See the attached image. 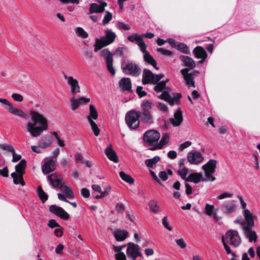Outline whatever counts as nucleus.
I'll list each match as a JSON object with an SVG mask.
<instances>
[{
    "label": "nucleus",
    "mask_w": 260,
    "mask_h": 260,
    "mask_svg": "<svg viewBox=\"0 0 260 260\" xmlns=\"http://www.w3.org/2000/svg\"><path fill=\"white\" fill-rule=\"evenodd\" d=\"M0 103L5 105L4 108L10 113L23 118L29 119L30 115L31 121L25 123L26 129L33 137L40 136L44 131L48 129V121L47 117L37 110H30L28 114L22 110L14 107L7 99L0 98Z\"/></svg>",
    "instance_id": "nucleus-1"
},
{
    "label": "nucleus",
    "mask_w": 260,
    "mask_h": 260,
    "mask_svg": "<svg viewBox=\"0 0 260 260\" xmlns=\"http://www.w3.org/2000/svg\"><path fill=\"white\" fill-rule=\"evenodd\" d=\"M154 77L155 86L154 87L153 89L157 92H162L161 94L158 96V98L169 103L172 105L177 104L181 96V94L176 93L174 95L173 97H171L170 95L171 89L170 87L166 86L168 80L161 81L158 82L159 80L164 77V75L162 74H155Z\"/></svg>",
    "instance_id": "nucleus-2"
},
{
    "label": "nucleus",
    "mask_w": 260,
    "mask_h": 260,
    "mask_svg": "<svg viewBox=\"0 0 260 260\" xmlns=\"http://www.w3.org/2000/svg\"><path fill=\"white\" fill-rule=\"evenodd\" d=\"M221 241L227 254H231L236 257V254L232 251L228 244L235 248L241 244L242 240L238 232L236 230H229L224 235L222 236Z\"/></svg>",
    "instance_id": "nucleus-3"
},
{
    "label": "nucleus",
    "mask_w": 260,
    "mask_h": 260,
    "mask_svg": "<svg viewBox=\"0 0 260 260\" xmlns=\"http://www.w3.org/2000/svg\"><path fill=\"white\" fill-rule=\"evenodd\" d=\"M47 180L53 188H59L67 198L72 199L74 197L73 191L69 185L65 182H62V177L60 175L56 173L48 175Z\"/></svg>",
    "instance_id": "nucleus-4"
},
{
    "label": "nucleus",
    "mask_w": 260,
    "mask_h": 260,
    "mask_svg": "<svg viewBox=\"0 0 260 260\" xmlns=\"http://www.w3.org/2000/svg\"><path fill=\"white\" fill-rule=\"evenodd\" d=\"M116 37V35L114 32L111 29H107L105 31V37L96 39L94 45V51L97 52L103 47L112 43L115 40Z\"/></svg>",
    "instance_id": "nucleus-5"
},
{
    "label": "nucleus",
    "mask_w": 260,
    "mask_h": 260,
    "mask_svg": "<svg viewBox=\"0 0 260 260\" xmlns=\"http://www.w3.org/2000/svg\"><path fill=\"white\" fill-rule=\"evenodd\" d=\"M217 161L215 159H210L206 164L202 166V169L205 172V179L203 181H214L216 179L213 176L215 172Z\"/></svg>",
    "instance_id": "nucleus-6"
},
{
    "label": "nucleus",
    "mask_w": 260,
    "mask_h": 260,
    "mask_svg": "<svg viewBox=\"0 0 260 260\" xmlns=\"http://www.w3.org/2000/svg\"><path fill=\"white\" fill-rule=\"evenodd\" d=\"M98 118V113L97 110L93 105H89V112L86 116V118L88 120L91 127L92 132L95 136L100 134V129L98 125L94 121Z\"/></svg>",
    "instance_id": "nucleus-7"
},
{
    "label": "nucleus",
    "mask_w": 260,
    "mask_h": 260,
    "mask_svg": "<svg viewBox=\"0 0 260 260\" xmlns=\"http://www.w3.org/2000/svg\"><path fill=\"white\" fill-rule=\"evenodd\" d=\"M126 123L131 129H136L140 124L138 111L131 110L128 112L125 115Z\"/></svg>",
    "instance_id": "nucleus-8"
},
{
    "label": "nucleus",
    "mask_w": 260,
    "mask_h": 260,
    "mask_svg": "<svg viewBox=\"0 0 260 260\" xmlns=\"http://www.w3.org/2000/svg\"><path fill=\"white\" fill-rule=\"evenodd\" d=\"M121 68L125 74L134 77L138 76L141 73L139 66L133 62L127 61L122 64Z\"/></svg>",
    "instance_id": "nucleus-9"
},
{
    "label": "nucleus",
    "mask_w": 260,
    "mask_h": 260,
    "mask_svg": "<svg viewBox=\"0 0 260 260\" xmlns=\"http://www.w3.org/2000/svg\"><path fill=\"white\" fill-rule=\"evenodd\" d=\"M180 73L183 76L185 84L189 87H195V82L194 79L199 72L198 71H193L191 73H189L187 69H183L181 70Z\"/></svg>",
    "instance_id": "nucleus-10"
},
{
    "label": "nucleus",
    "mask_w": 260,
    "mask_h": 260,
    "mask_svg": "<svg viewBox=\"0 0 260 260\" xmlns=\"http://www.w3.org/2000/svg\"><path fill=\"white\" fill-rule=\"evenodd\" d=\"M160 138V134L154 130H149L144 135V140L149 146L153 147L156 145Z\"/></svg>",
    "instance_id": "nucleus-11"
},
{
    "label": "nucleus",
    "mask_w": 260,
    "mask_h": 260,
    "mask_svg": "<svg viewBox=\"0 0 260 260\" xmlns=\"http://www.w3.org/2000/svg\"><path fill=\"white\" fill-rule=\"evenodd\" d=\"M126 254L128 258L136 260L138 256H142L140 246L134 243L129 242L127 244Z\"/></svg>",
    "instance_id": "nucleus-12"
},
{
    "label": "nucleus",
    "mask_w": 260,
    "mask_h": 260,
    "mask_svg": "<svg viewBox=\"0 0 260 260\" xmlns=\"http://www.w3.org/2000/svg\"><path fill=\"white\" fill-rule=\"evenodd\" d=\"M63 77L70 87L71 93L73 96H75L77 93L80 92V87L77 79L71 76L67 75L64 73Z\"/></svg>",
    "instance_id": "nucleus-13"
},
{
    "label": "nucleus",
    "mask_w": 260,
    "mask_h": 260,
    "mask_svg": "<svg viewBox=\"0 0 260 260\" xmlns=\"http://www.w3.org/2000/svg\"><path fill=\"white\" fill-rule=\"evenodd\" d=\"M101 55L104 58L108 71L114 75L115 71L113 67V54L107 49H103L101 51Z\"/></svg>",
    "instance_id": "nucleus-14"
},
{
    "label": "nucleus",
    "mask_w": 260,
    "mask_h": 260,
    "mask_svg": "<svg viewBox=\"0 0 260 260\" xmlns=\"http://www.w3.org/2000/svg\"><path fill=\"white\" fill-rule=\"evenodd\" d=\"M56 168V160L53 159V156L46 157L44 159V164L42 165V172L45 174H49Z\"/></svg>",
    "instance_id": "nucleus-15"
},
{
    "label": "nucleus",
    "mask_w": 260,
    "mask_h": 260,
    "mask_svg": "<svg viewBox=\"0 0 260 260\" xmlns=\"http://www.w3.org/2000/svg\"><path fill=\"white\" fill-rule=\"evenodd\" d=\"M70 101L71 103V109L72 111H75L82 105L89 102L90 99L83 96L75 98V96H73L70 98Z\"/></svg>",
    "instance_id": "nucleus-16"
},
{
    "label": "nucleus",
    "mask_w": 260,
    "mask_h": 260,
    "mask_svg": "<svg viewBox=\"0 0 260 260\" xmlns=\"http://www.w3.org/2000/svg\"><path fill=\"white\" fill-rule=\"evenodd\" d=\"M236 209V205L233 200L224 202L220 207L221 212L225 214H230L235 212Z\"/></svg>",
    "instance_id": "nucleus-17"
},
{
    "label": "nucleus",
    "mask_w": 260,
    "mask_h": 260,
    "mask_svg": "<svg viewBox=\"0 0 260 260\" xmlns=\"http://www.w3.org/2000/svg\"><path fill=\"white\" fill-rule=\"evenodd\" d=\"M49 211L51 213L64 220L68 219L70 217V215L63 208L55 205H51L49 207Z\"/></svg>",
    "instance_id": "nucleus-18"
},
{
    "label": "nucleus",
    "mask_w": 260,
    "mask_h": 260,
    "mask_svg": "<svg viewBox=\"0 0 260 260\" xmlns=\"http://www.w3.org/2000/svg\"><path fill=\"white\" fill-rule=\"evenodd\" d=\"M254 226H246L242 227L244 236L248 239L250 242H256L257 239L256 233L252 230Z\"/></svg>",
    "instance_id": "nucleus-19"
},
{
    "label": "nucleus",
    "mask_w": 260,
    "mask_h": 260,
    "mask_svg": "<svg viewBox=\"0 0 260 260\" xmlns=\"http://www.w3.org/2000/svg\"><path fill=\"white\" fill-rule=\"evenodd\" d=\"M127 39L131 42H135L138 45L141 52L145 51V48L147 47V45L142 38V36L138 34L128 36Z\"/></svg>",
    "instance_id": "nucleus-20"
},
{
    "label": "nucleus",
    "mask_w": 260,
    "mask_h": 260,
    "mask_svg": "<svg viewBox=\"0 0 260 260\" xmlns=\"http://www.w3.org/2000/svg\"><path fill=\"white\" fill-rule=\"evenodd\" d=\"M107 6L106 2L100 1L99 3H91L89 8L88 14L94 13H101L105 11V7Z\"/></svg>",
    "instance_id": "nucleus-21"
},
{
    "label": "nucleus",
    "mask_w": 260,
    "mask_h": 260,
    "mask_svg": "<svg viewBox=\"0 0 260 260\" xmlns=\"http://www.w3.org/2000/svg\"><path fill=\"white\" fill-rule=\"evenodd\" d=\"M204 157L201 153L197 151H192L187 155V160L191 164L198 165L201 163Z\"/></svg>",
    "instance_id": "nucleus-22"
},
{
    "label": "nucleus",
    "mask_w": 260,
    "mask_h": 260,
    "mask_svg": "<svg viewBox=\"0 0 260 260\" xmlns=\"http://www.w3.org/2000/svg\"><path fill=\"white\" fill-rule=\"evenodd\" d=\"M194 56L198 59H201L199 62L201 64L204 63L207 59L208 54L206 50L201 46H197L193 50Z\"/></svg>",
    "instance_id": "nucleus-23"
},
{
    "label": "nucleus",
    "mask_w": 260,
    "mask_h": 260,
    "mask_svg": "<svg viewBox=\"0 0 260 260\" xmlns=\"http://www.w3.org/2000/svg\"><path fill=\"white\" fill-rule=\"evenodd\" d=\"M179 59L181 61V66L185 67L187 71L192 70L196 67V63L193 59L186 55H181L179 56Z\"/></svg>",
    "instance_id": "nucleus-24"
},
{
    "label": "nucleus",
    "mask_w": 260,
    "mask_h": 260,
    "mask_svg": "<svg viewBox=\"0 0 260 260\" xmlns=\"http://www.w3.org/2000/svg\"><path fill=\"white\" fill-rule=\"evenodd\" d=\"M155 74L148 69H145L143 72L142 82L144 84L152 83L155 85Z\"/></svg>",
    "instance_id": "nucleus-25"
},
{
    "label": "nucleus",
    "mask_w": 260,
    "mask_h": 260,
    "mask_svg": "<svg viewBox=\"0 0 260 260\" xmlns=\"http://www.w3.org/2000/svg\"><path fill=\"white\" fill-rule=\"evenodd\" d=\"M246 222H243V226H254V216L248 209H244L242 212Z\"/></svg>",
    "instance_id": "nucleus-26"
},
{
    "label": "nucleus",
    "mask_w": 260,
    "mask_h": 260,
    "mask_svg": "<svg viewBox=\"0 0 260 260\" xmlns=\"http://www.w3.org/2000/svg\"><path fill=\"white\" fill-rule=\"evenodd\" d=\"M183 121L182 111L180 108L177 109L174 115V117L171 118L170 122L174 126H178Z\"/></svg>",
    "instance_id": "nucleus-27"
},
{
    "label": "nucleus",
    "mask_w": 260,
    "mask_h": 260,
    "mask_svg": "<svg viewBox=\"0 0 260 260\" xmlns=\"http://www.w3.org/2000/svg\"><path fill=\"white\" fill-rule=\"evenodd\" d=\"M105 153L107 157L110 160L116 163L118 162V157H117L116 153L113 149L111 144L108 147L105 149Z\"/></svg>",
    "instance_id": "nucleus-28"
},
{
    "label": "nucleus",
    "mask_w": 260,
    "mask_h": 260,
    "mask_svg": "<svg viewBox=\"0 0 260 260\" xmlns=\"http://www.w3.org/2000/svg\"><path fill=\"white\" fill-rule=\"evenodd\" d=\"M143 53V58L145 61L151 65L156 70H158L157 67V63L154 58L150 55L149 52L147 51V47L145 49V51L142 52Z\"/></svg>",
    "instance_id": "nucleus-29"
},
{
    "label": "nucleus",
    "mask_w": 260,
    "mask_h": 260,
    "mask_svg": "<svg viewBox=\"0 0 260 260\" xmlns=\"http://www.w3.org/2000/svg\"><path fill=\"white\" fill-rule=\"evenodd\" d=\"M204 179L205 177H203L201 173H194L189 175L186 179V181L198 183L201 181L204 182L203 180Z\"/></svg>",
    "instance_id": "nucleus-30"
},
{
    "label": "nucleus",
    "mask_w": 260,
    "mask_h": 260,
    "mask_svg": "<svg viewBox=\"0 0 260 260\" xmlns=\"http://www.w3.org/2000/svg\"><path fill=\"white\" fill-rule=\"evenodd\" d=\"M139 120L146 123H150L152 121V116L151 112L138 111Z\"/></svg>",
    "instance_id": "nucleus-31"
},
{
    "label": "nucleus",
    "mask_w": 260,
    "mask_h": 260,
    "mask_svg": "<svg viewBox=\"0 0 260 260\" xmlns=\"http://www.w3.org/2000/svg\"><path fill=\"white\" fill-rule=\"evenodd\" d=\"M113 234L114 237L117 241L121 242L124 241L128 235V232L125 230L120 229L115 230Z\"/></svg>",
    "instance_id": "nucleus-32"
},
{
    "label": "nucleus",
    "mask_w": 260,
    "mask_h": 260,
    "mask_svg": "<svg viewBox=\"0 0 260 260\" xmlns=\"http://www.w3.org/2000/svg\"><path fill=\"white\" fill-rule=\"evenodd\" d=\"M119 86L124 91L132 90V83L128 78H122L119 81Z\"/></svg>",
    "instance_id": "nucleus-33"
},
{
    "label": "nucleus",
    "mask_w": 260,
    "mask_h": 260,
    "mask_svg": "<svg viewBox=\"0 0 260 260\" xmlns=\"http://www.w3.org/2000/svg\"><path fill=\"white\" fill-rule=\"evenodd\" d=\"M170 140V136L168 134H165L161 139L160 142L156 144V145L150 148L151 150H154L157 149H161L162 147L167 144Z\"/></svg>",
    "instance_id": "nucleus-34"
},
{
    "label": "nucleus",
    "mask_w": 260,
    "mask_h": 260,
    "mask_svg": "<svg viewBox=\"0 0 260 260\" xmlns=\"http://www.w3.org/2000/svg\"><path fill=\"white\" fill-rule=\"evenodd\" d=\"M154 104L151 101L148 100H144L141 104V111L151 112V110Z\"/></svg>",
    "instance_id": "nucleus-35"
},
{
    "label": "nucleus",
    "mask_w": 260,
    "mask_h": 260,
    "mask_svg": "<svg viewBox=\"0 0 260 260\" xmlns=\"http://www.w3.org/2000/svg\"><path fill=\"white\" fill-rule=\"evenodd\" d=\"M11 177L13 178L14 183L15 184H20L23 186L25 185V182L23 179V174H18L13 172L11 174Z\"/></svg>",
    "instance_id": "nucleus-36"
},
{
    "label": "nucleus",
    "mask_w": 260,
    "mask_h": 260,
    "mask_svg": "<svg viewBox=\"0 0 260 260\" xmlns=\"http://www.w3.org/2000/svg\"><path fill=\"white\" fill-rule=\"evenodd\" d=\"M150 211L154 214H158L160 212V207L158 205L157 202L155 200H152L148 203Z\"/></svg>",
    "instance_id": "nucleus-37"
},
{
    "label": "nucleus",
    "mask_w": 260,
    "mask_h": 260,
    "mask_svg": "<svg viewBox=\"0 0 260 260\" xmlns=\"http://www.w3.org/2000/svg\"><path fill=\"white\" fill-rule=\"evenodd\" d=\"M160 160V157L158 156H155L154 157L145 160V164L146 166L150 168H151L158 162Z\"/></svg>",
    "instance_id": "nucleus-38"
},
{
    "label": "nucleus",
    "mask_w": 260,
    "mask_h": 260,
    "mask_svg": "<svg viewBox=\"0 0 260 260\" xmlns=\"http://www.w3.org/2000/svg\"><path fill=\"white\" fill-rule=\"evenodd\" d=\"M26 161L21 160L18 164L15 166V170L17 173L23 174L24 173V169L26 167Z\"/></svg>",
    "instance_id": "nucleus-39"
},
{
    "label": "nucleus",
    "mask_w": 260,
    "mask_h": 260,
    "mask_svg": "<svg viewBox=\"0 0 260 260\" xmlns=\"http://www.w3.org/2000/svg\"><path fill=\"white\" fill-rule=\"evenodd\" d=\"M75 31L76 35L83 39H86L88 37V34L84 30V29L81 27H78L75 29Z\"/></svg>",
    "instance_id": "nucleus-40"
},
{
    "label": "nucleus",
    "mask_w": 260,
    "mask_h": 260,
    "mask_svg": "<svg viewBox=\"0 0 260 260\" xmlns=\"http://www.w3.org/2000/svg\"><path fill=\"white\" fill-rule=\"evenodd\" d=\"M37 193L42 203H45L48 199V195L43 190L41 186H38L37 188Z\"/></svg>",
    "instance_id": "nucleus-41"
},
{
    "label": "nucleus",
    "mask_w": 260,
    "mask_h": 260,
    "mask_svg": "<svg viewBox=\"0 0 260 260\" xmlns=\"http://www.w3.org/2000/svg\"><path fill=\"white\" fill-rule=\"evenodd\" d=\"M119 176L123 181L128 183L132 184L134 182V179L130 175L125 173L123 171L120 172Z\"/></svg>",
    "instance_id": "nucleus-42"
},
{
    "label": "nucleus",
    "mask_w": 260,
    "mask_h": 260,
    "mask_svg": "<svg viewBox=\"0 0 260 260\" xmlns=\"http://www.w3.org/2000/svg\"><path fill=\"white\" fill-rule=\"evenodd\" d=\"M173 172L171 169H168L166 171H160L158 174L159 177L164 181L168 179V175H172Z\"/></svg>",
    "instance_id": "nucleus-43"
},
{
    "label": "nucleus",
    "mask_w": 260,
    "mask_h": 260,
    "mask_svg": "<svg viewBox=\"0 0 260 260\" xmlns=\"http://www.w3.org/2000/svg\"><path fill=\"white\" fill-rule=\"evenodd\" d=\"M52 143V140L49 136H45L43 137L41 141V146L43 148H47L49 147Z\"/></svg>",
    "instance_id": "nucleus-44"
},
{
    "label": "nucleus",
    "mask_w": 260,
    "mask_h": 260,
    "mask_svg": "<svg viewBox=\"0 0 260 260\" xmlns=\"http://www.w3.org/2000/svg\"><path fill=\"white\" fill-rule=\"evenodd\" d=\"M112 19V14L108 11L105 12V15L102 20V24L103 25H106L109 23V22Z\"/></svg>",
    "instance_id": "nucleus-45"
},
{
    "label": "nucleus",
    "mask_w": 260,
    "mask_h": 260,
    "mask_svg": "<svg viewBox=\"0 0 260 260\" xmlns=\"http://www.w3.org/2000/svg\"><path fill=\"white\" fill-rule=\"evenodd\" d=\"M214 211V207L213 205H210L209 204H206L205 207V213L208 216H212L213 215Z\"/></svg>",
    "instance_id": "nucleus-46"
},
{
    "label": "nucleus",
    "mask_w": 260,
    "mask_h": 260,
    "mask_svg": "<svg viewBox=\"0 0 260 260\" xmlns=\"http://www.w3.org/2000/svg\"><path fill=\"white\" fill-rule=\"evenodd\" d=\"M176 49L185 54H189L190 52L189 48L183 43H179V44H177Z\"/></svg>",
    "instance_id": "nucleus-47"
},
{
    "label": "nucleus",
    "mask_w": 260,
    "mask_h": 260,
    "mask_svg": "<svg viewBox=\"0 0 260 260\" xmlns=\"http://www.w3.org/2000/svg\"><path fill=\"white\" fill-rule=\"evenodd\" d=\"M178 174L181 177V178L186 181V179L187 178L186 175L188 173V168L185 167H183L182 168H180L178 170Z\"/></svg>",
    "instance_id": "nucleus-48"
},
{
    "label": "nucleus",
    "mask_w": 260,
    "mask_h": 260,
    "mask_svg": "<svg viewBox=\"0 0 260 260\" xmlns=\"http://www.w3.org/2000/svg\"><path fill=\"white\" fill-rule=\"evenodd\" d=\"M116 26L120 30H127L130 29V26L128 24H125L121 21H118L116 23Z\"/></svg>",
    "instance_id": "nucleus-49"
},
{
    "label": "nucleus",
    "mask_w": 260,
    "mask_h": 260,
    "mask_svg": "<svg viewBox=\"0 0 260 260\" xmlns=\"http://www.w3.org/2000/svg\"><path fill=\"white\" fill-rule=\"evenodd\" d=\"M156 107L159 111L163 113L167 112L168 110L167 105L161 102H158L156 105Z\"/></svg>",
    "instance_id": "nucleus-50"
},
{
    "label": "nucleus",
    "mask_w": 260,
    "mask_h": 260,
    "mask_svg": "<svg viewBox=\"0 0 260 260\" xmlns=\"http://www.w3.org/2000/svg\"><path fill=\"white\" fill-rule=\"evenodd\" d=\"M127 49L126 47H118L115 50V54L117 56L123 57V52L126 51Z\"/></svg>",
    "instance_id": "nucleus-51"
},
{
    "label": "nucleus",
    "mask_w": 260,
    "mask_h": 260,
    "mask_svg": "<svg viewBox=\"0 0 260 260\" xmlns=\"http://www.w3.org/2000/svg\"><path fill=\"white\" fill-rule=\"evenodd\" d=\"M0 148L8 152H12L14 150V148L12 145L7 144H0Z\"/></svg>",
    "instance_id": "nucleus-52"
},
{
    "label": "nucleus",
    "mask_w": 260,
    "mask_h": 260,
    "mask_svg": "<svg viewBox=\"0 0 260 260\" xmlns=\"http://www.w3.org/2000/svg\"><path fill=\"white\" fill-rule=\"evenodd\" d=\"M156 51L166 56H171L172 54V51L162 48H157Z\"/></svg>",
    "instance_id": "nucleus-53"
},
{
    "label": "nucleus",
    "mask_w": 260,
    "mask_h": 260,
    "mask_svg": "<svg viewBox=\"0 0 260 260\" xmlns=\"http://www.w3.org/2000/svg\"><path fill=\"white\" fill-rule=\"evenodd\" d=\"M115 209L118 213L122 214L125 210V206L122 203H118L116 205Z\"/></svg>",
    "instance_id": "nucleus-54"
},
{
    "label": "nucleus",
    "mask_w": 260,
    "mask_h": 260,
    "mask_svg": "<svg viewBox=\"0 0 260 260\" xmlns=\"http://www.w3.org/2000/svg\"><path fill=\"white\" fill-rule=\"evenodd\" d=\"M175 242L177 245L182 249H184L186 247V244L182 238L176 239Z\"/></svg>",
    "instance_id": "nucleus-55"
},
{
    "label": "nucleus",
    "mask_w": 260,
    "mask_h": 260,
    "mask_svg": "<svg viewBox=\"0 0 260 260\" xmlns=\"http://www.w3.org/2000/svg\"><path fill=\"white\" fill-rule=\"evenodd\" d=\"M162 223L163 225L169 231H171L172 230V228L169 225V222L168 221L167 216H165L163 217L162 220Z\"/></svg>",
    "instance_id": "nucleus-56"
},
{
    "label": "nucleus",
    "mask_w": 260,
    "mask_h": 260,
    "mask_svg": "<svg viewBox=\"0 0 260 260\" xmlns=\"http://www.w3.org/2000/svg\"><path fill=\"white\" fill-rule=\"evenodd\" d=\"M52 135L54 136V137H55V139H56V141H57V143L58 144V145L60 146V147H63L64 146V141L61 139H59V138L58 137V135L57 134V133L56 132H53L52 133Z\"/></svg>",
    "instance_id": "nucleus-57"
},
{
    "label": "nucleus",
    "mask_w": 260,
    "mask_h": 260,
    "mask_svg": "<svg viewBox=\"0 0 260 260\" xmlns=\"http://www.w3.org/2000/svg\"><path fill=\"white\" fill-rule=\"evenodd\" d=\"M12 98L14 100L17 102H22L23 100V96L19 93H13L12 94Z\"/></svg>",
    "instance_id": "nucleus-58"
},
{
    "label": "nucleus",
    "mask_w": 260,
    "mask_h": 260,
    "mask_svg": "<svg viewBox=\"0 0 260 260\" xmlns=\"http://www.w3.org/2000/svg\"><path fill=\"white\" fill-rule=\"evenodd\" d=\"M48 226L50 228H54L60 227V225L54 219H51L49 221L48 223Z\"/></svg>",
    "instance_id": "nucleus-59"
},
{
    "label": "nucleus",
    "mask_w": 260,
    "mask_h": 260,
    "mask_svg": "<svg viewBox=\"0 0 260 260\" xmlns=\"http://www.w3.org/2000/svg\"><path fill=\"white\" fill-rule=\"evenodd\" d=\"M143 87L142 86H138L136 89V91L140 98H142L146 95V92L143 91Z\"/></svg>",
    "instance_id": "nucleus-60"
},
{
    "label": "nucleus",
    "mask_w": 260,
    "mask_h": 260,
    "mask_svg": "<svg viewBox=\"0 0 260 260\" xmlns=\"http://www.w3.org/2000/svg\"><path fill=\"white\" fill-rule=\"evenodd\" d=\"M233 194L232 193L229 192H223L220 194L219 196L217 197V199L219 200L224 199L225 198H232Z\"/></svg>",
    "instance_id": "nucleus-61"
},
{
    "label": "nucleus",
    "mask_w": 260,
    "mask_h": 260,
    "mask_svg": "<svg viewBox=\"0 0 260 260\" xmlns=\"http://www.w3.org/2000/svg\"><path fill=\"white\" fill-rule=\"evenodd\" d=\"M0 175L4 177H7L9 176V171L8 167L6 166L2 169H0Z\"/></svg>",
    "instance_id": "nucleus-62"
},
{
    "label": "nucleus",
    "mask_w": 260,
    "mask_h": 260,
    "mask_svg": "<svg viewBox=\"0 0 260 260\" xmlns=\"http://www.w3.org/2000/svg\"><path fill=\"white\" fill-rule=\"evenodd\" d=\"M116 260H125L126 256L123 252H120L115 254Z\"/></svg>",
    "instance_id": "nucleus-63"
},
{
    "label": "nucleus",
    "mask_w": 260,
    "mask_h": 260,
    "mask_svg": "<svg viewBox=\"0 0 260 260\" xmlns=\"http://www.w3.org/2000/svg\"><path fill=\"white\" fill-rule=\"evenodd\" d=\"M191 145V142L190 141H186L183 143H182L179 146V150H183L184 149L188 147Z\"/></svg>",
    "instance_id": "nucleus-64"
}]
</instances>
